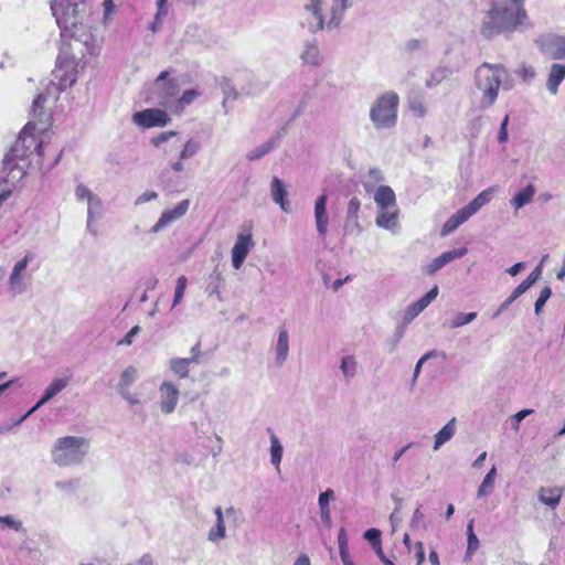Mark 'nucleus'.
Listing matches in <instances>:
<instances>
[{
    "instance_id": "nucleus-1",
    "label": "nucleus",
    "mask_w": 565,
    "mask_h": 565,
    "mask_svg": "<svg viewBox=\"0 0 565 565\" xmlns=\"http://www.w3.org/2000/svg\"><path fill=\"white\" fill-rule=\"evenodd\" d=\"M52 13L64 39H70L72 57H84L93 53L90 32V10L86 0H52Z\"/></svg>"
},
{
    "instance_id": "nucleus-2",
    "label": "nucleus",
    "mask_w": 565,
    "mask_h": 565,
    "mask_svg": "<svg viewBox=\"0 0 565 565\" xmlns=\"http://www.w3.org/2000/svg\"><path fill=\"white\" fill-rule=\"evenodd\" d=\"M510 6H503L498 0L489 11V21L484 22L482 34L487 38L493 36L502 31H512L524 23L526 11L523 8L524 0H509Z\"/></svg>"
},
{
    "instance_id": "nucleus-3",
    "label": "nucleus",
    "mask_w": 565,
    "mask_h": 565,
    "mask_svg": "<svg viewBox=\"0 0 565 565\" xmlns=\"http://www.w3.org/2000/svg\"><path fill=\"white\" fill-rule=\"evenodd\" d=\"M507 76V70L500 64L483 63L476 70V87L482 93L480 108L487 109L494 104L499 88Z\"/></svg>"
},
{
    "instance_id": "nucleus-4",
    "label": "nucleus",
    "mask_w": 565,
    "mask_h": 565,
    "mask_svg": "<svg viewBox=\"0 0 565 565\" xmlns=\"http://www.w3.org/2000/svg\"><path fill=\"white\" fill-rule=\"evenodd\" d=\"M88 450V441L83 437L66 436L58 438L52 451L53 461L61 466L78 465Z\"/></svg>"
},
{
    "instance_id": "nucleus-5",
    "label": "nucleus",
    "mask_w": 565,
    "mask_h": 565,
    "mask_svg": "<svg viewBox=\"0 0 565 565\" xmlns=\"http://www.w3.org/2000/svg\"><path fill=\"white\" fill-rule=\"evenodd\" d=\"M398 102V96L394 92H387L376 99L370 117L377 129H390L396 125Z\"/></svg>"
},
{
    "instance_id": "nucleus-6",
    "label": "nucleus",
    "mask_w": 565,
    "mask_h": 565,
    "mask_svg": "<svg viewBox=\"0 0 565 565\" xmlns=\"http://www.w3.org/2000/svg\"><path fill=\"white\" fill-rule=\"evenodd\" d=\"M35 126L36 122L34 121H29L25 125L23 130L20 132L18 139L15 140L14 145L12 146L10 153L7 154L6 161L9 162L12 159H25L34 151H36L40 154L42 145L34 136L33 131L36 128Z\"/></svg>"
},
{
    "instance_id": "nucleus-7",
    "label": "nucleus",
    "mask_w": 565,
    "mask_h": 565,
    "mask_svg": "<svg viewBox=\"0 0 565 565\" xmlns=\"http://www.w3.org/2000/svg\"><path fill=\"white\" fill-rule=\"evenodd\" d=\"M61 82L58 84L51 81L46 87V92L39 94L38 97L33 102L32 114L33 118L38 119L40 122H45L49 119V114L44 109V104L47 100V97L53 96L55 99L57 95L66 88L67 85H72L74 83V78H63L61 77Z\"/></svg>"
},
{
    "instance_id": "nucleus-8",
    "label": "nucleus",
    "mask_w": 565,
    "mask_h": 565,
    "mask_svg": "<svg viewBox=\"0 0 565 565\" xmlns=\"http://www.w3.org/2000/svg\"><path fill=\"white\" fill-rule=\"evenodd\" d=\"M300 24L311 33H317L324 28V15L322 14L321 0H310L303 7L300 17Z\"/></svg>"
},
{
    "instance_id": "nucleus-9",
    "label": "nucleus",
    "mask_w": 565,
    "mask_h": 565,
    "mask_svg": "<svg viewBox=\"0 0 565 565\" xmlns=\"http://www.w3.org/2000/svg\"><path fill=\"white\" fill-rule=\"evenodd\" d=\"M32 259L31 254H26L22 259L15 263L8 280L9 292L13 296L20 295L26 290L25 270Z\"/></svg>"
},
{
    "instance_id": "nucleus-10",
    "label": "nucleus",
    "mask_w": 565,
    "mask_h": 565,
    "mask_svg": "<svg viewBox=\"0 0 565 565\" xmlns=\"http://www.w3.org/2000/svg\"><path fill=\"white\" fill-rule=\"evenodd\" d=\"M132 121L142 128L163 127L170 121V117L162 109L149 108L135 113Z\"/></svg>"
},
{
    "instance_id": "nucleus-11",
    "label": "nucleus",
    "mask_w": 565,
    "mask_h": 565,
    "mask_svg": "<svg viewBox=\"0 0 565 565\" xmlns=\"http://www.w3.org/2000/svg\"><path fill=\"white\" fill-rule=\"evenodd\" d=\"M541 52L552 60L565 58V36L547 34L536 41Z\"/></svg>"
},
{
    "instance_id": "nucleus-12",
    "label": "nucleus",
    "mask_w": 565,
    "mask_h": 565,
    "mask_svg": "<svg viewBox=\"0 0 565 565\" xmlns=\"http://www.w3.org/2000/svg\"><path fill=\"white\" fill-rule=\"evenodd\" d=\"M154 90L157 93L158 104L167 106L178 94L179 86L174 79L169 78V72L163 71L154 81Z\"/></svg>"
},
{
    "instance_id": "nucleus-13",
    "label": "nucleus",
    "mask_w": 565,
    "mask_h": 565,
    "mask_svg": "<svg viewBox=\"0 0 565 565\" xmlns=\"http://www.w3.org/2000/svg\"><path fill=\"white\" fill-rule=\"evenodd\" d=\"M75 195L79 201H87V227L90 228L92 222L99 218L103 214L102 200L84 184H78L76 186Z\"/></svg>"
},
{
    "instance_id": "nucleus-14",
    "label": "nucleus",
    "mask_w": 565,
    "mask_h": 565,
    "mask_svg": "<svg viewBox=\"0 0 565 565\" xmlns=\"http://www.w3.org/2000/svg\"><path fill=\"white\" fill-rule=\"evenodd\" d=\"M189 206H190V201L183 200L175 207L164 210L161 213V216L159 217L157 223L151 227L150 233L157 234L161 230L169 226L171 223L183 217L186 214Z\"/></svg>"
},
{
    "instance_id": "nucleus-15",
    "label": "nucleus",
    "mask_w": 565,
    "mask_h": 565,
    "mask_svg": "<svg viewBox=\"0 0 565 565\" xmlns=\"http://www.w3.org/2000/svg\"><path fill=\"white\" fill-rule=\"evenodd\" d=\"M255 243L250 233H239L232 248V264L239 269Z\"/></svg>"
},
{
    "instance_id": "nucleus-16",
    "label": "nucleus",
    "mask_w": 565,
    "mask_h": 565,
    "mask_svg": "<svg viewBox=\"0 0 565 565\" xmlns=\"http://www.w3.org/2000/svg\"><path fill=\"white\" fill-rule=\"evenodd\" d=\"M160 409L163 414H171L178 404L180 391L172 382H163L159 387Z\"/></svg>"
},
{
    "instance_id": "nucleus-17",
    "label": "nucleus",
    "mask_w": 565,
    "mask_h": 565,
    "mask_svg": "<svg viewBox=\"0 0 565 565\" xmlns=\"http://www.w3.org/2000/svg\"><path fill=\"white\" fill-rule=\"evenodd\" d=\"M467 252L468 249L466 247L445 252L440 256L433 259L431 263L426 265L424 267V273L427 275H434L448 263L463 257L467 254Z\"/></svg>"
},
{
    "instance_id": "nucleus-18",
    "label": "nucleus",
    "mask_w": 565,
    "mask_h": 565,
    "mask_svg": "<svg viewBox=\"0 0 565 565\" xmlns=\"http://www.w3.org/2000/svg\"><path fill=\"white\" fill-rule=\"evenodd\" d=\"M398 215L399 210L397 206L379 209V214L375 218V224L381 228L395 233L396 230L398 228Z\"/></svg>"
},
{
    "instance_id": "nucleus-19",
    "label": "nucleus",
    "mask_w": 565,
    "mask_h": 565,
    "mask_svg": "<svg viewBox=\"0 0 565 565\" xmlns=\"http://www.w3.org/2000/svg\"><path fill=\"white\" fill-rule=\"evenodd\" d=\"M315 220L317 231L320 236H326L328 232L329 217L327 214V195L322 194L315 202Z\"/></svg>"
},
{
    "instance_id": "nucleus-20",
    "label": "nucleus",
    "mask_w": 565,
    "mask_h": 565,
    "mask_svg": "<svg viewBox=\"0 0 565 565\" xmlns=\"http://www.w3.org/2000/svg\"><path fill=\"white\" fill-rule=\"evenodd\" d=\"M71 376H65L61 379H54L51 384L46 387L44 395L42 398L29 411L28 415L35 412L42 405L52 399L55 395L62 392L70 383Z\"/></svg>"
},
{
    "instance_id": "nucleus-21",
    "label": "nucleus",
    "mask_w": 565,
    "mask_h": 565,
    "mask_svg": "<svg viewBox=\"0 0 565 565\" xmlns=\"http://www.w3.org/2000/svg\"><path fill=\"white\" fill-rule=\"evenodd\" d=\"M270 194L275 203H277L284 212H289V202L287 201V188L286 184L277 177L271 179Z\"/></svg>"
},
{
    "instance_id": "nucleus-22",
    "label": "nucleus",
    "mask_w": 565,
    "mask_h": 565,
    "mask_svg": "<svg viewBox=\"0 0 565 565\" xmlns=\"http://www.w3.org/2000/svg\"><path fill=\"white\" fill-rule=\"evenodd\" d=\"M374 202L379 209L397 206L395 193L388 185H380L375 190Z\"/></svg>"
},
{
    "instance_id": "nucleus-23",
    "label": "nucleus",
    "mask_w": 565,
    "mask_h": 565,
    "mask_svg": "<svg viewBox=\"0 0 565 565\" xmlns=\"http://www.w3.org/2000/svg\"><path fill=\"white\" fill-rule=\"evenodd\" d=\"M275 352L276 364L281 366L286 362L289 354V334L288 331L284 328L279 329Z\"/></svg>"
},
{
    "instance_id": "nucleus-24",
    "label": "nucleus",
    "mask_w": 565,
    "mask_h": 565,
    "mask_svg": "<svg viewBox=\"0 0 565 565\" xmlns=\"http://www.w3.org/2000/svg\"><path fill=\"white\" fill-rule=\"evenodd\" d=\"M216 522L215 525L209 531L207 540L212 543H218L226 536L225 522L221 507L214 510Z\"/></svg>"
},
{
    "instance_id": "nucleus-25",
    "label": "nucleus",
    "mask_w": 565,
    "mask_h": 565,
    "mask_svg": "<svg viewBox=\"0 0 565 565\" xmlns=\"http://www.w3.org/2000/svg\"><path fill=\"white\" fill-rule=\"evenodd\" d=\"M565 78V63H554L551 66L550 74L547 77L546 86L547 89L555 95L558 89V85Z\"/></svg>"
},
{
    "instance_id": "nucleus-26",
    "label": "nucleus",
    "mask_w": 565,
    "mask_h": 565,
    "mask_svg": "<svg viewBox=\"0 0 565 565\" xmlns=\"http://www.w3.org/2000/svg\"><path fill=\"white\" fill-rule=\"evenodd\" d=\"M561 498H562V489H559V488L542 487L539 490V500L552 509H555L558 505Z\"/></svg>"
},
{
    "instance_id": "nucleus-27",
    "label": "nucleus",
    "mask_w": 565,
    "mask_h": 565,
    "mask_svg": "<svg viewBox=\"0 0 565 565\" xmlns=\"http://www.w3.org/2000/svg\"><path fill=\"white\" fill-rule=\"evenodd\" d=\"M348 7L349 0H332V6L330 9L331 17L329 22L327 23V26L329 29L339 26L343 18V13L348 9Z\"/></svg>"
},
{
    "instance_id": "nucleus-28",
    "label": "nucleus",
    "mask_w": 565,
    "mask_h": 565,
    "mask_svg": "<svg viewBox=\"0 0 565 565\" xmlns=\"http://www.w3.org/2000/svg\"><path fill=\"white\" fill-rule=\"evenodd\" d=\"M300 57L305 64L311 66H319L322 63V56L315 42H307L305 44V50L301 53Z\"/></svg>"
},
{
    "instance_id": "nucleus-29",
    "label": "nucleus",
    "mask_w": 565,
    "mask_h": 565,
    "mask_svg": "<svg viewBox=\"0 0 565 565\" xmlns=\"http://www.w3.org/2000/svg\"><path fill=\"white\" fill-rule=\"evenodd\" d=\"M456 433V418H451L436 435L434 450H438L444 444L449 441Z\"/></svg>"
},
{
    "instance_id": "nucleus-30",
    "label": "nucleus",
    "mask_w": 565,
    "mask_h": 565,
    "mask_svg": "<svg viewBox=\"0 0 565 565\" xmlns=\"http://www.w3.org/2000/svg\"><path fill=\"white\" fill-rule=\"evenodd\" d=\"M276 147H277V140L271 138V139L267 140L266 142H264L263 145H259V146L255 147L254 149L249 150L245 157L248 161H255V160H258V159L263 158L264 156H266L268 152H270Z\"/></svg>"
},
{
    "instance_id": "nucleus-31",
    "label": "nucleus",
    "mask_w": 565,
    "mask_h": 565,
    "mask_svg": "<svg viewBox=\"0 0 565 565\" xmlns=\"http://www.w3.org/2000/svg\"><path fill=\"white\" fill-rule=\"evenodd\" d=\"M535 194V188L533 184L526 185L524 189L519 191L514 198L511 200V204L516 209H521L524 205L529 204Z\"/></svg>"
},
{
    "instance_id": "nucleus-32",
    "label": "nucleus",
    "mask_w": 565,
    "mask_h": 565,
    "mask_svg": "<svg viewBox=\"0 0 565 565\" xmlns=\"http://www.w3.org/2000/svg\"><path fill=\"white\" fill-rule=\"evenodd\" d=\"M467 541L468 545L465 554V561L470 562L472 559L473 554L480 546L479 539L473 532V520H470L467 525Z\"/></svg>"
},
{
    "instance_id": "nucleus-33",
    "label": "nucleus",
    "mask_w": 565,
    "mask_h": 565,
    "mask_svg": "<svg viewBox=\"0 0 565 565\" xmlns=\"http://www.w3.org/2000/svg\"><path fill=\"white\" fill-rule=\"evenodd\" d=\"M193 364L186 358H173L170 360V370L180 379H186L190 372V365Z\"/></svg>"
},
{
    "instance_id": "nucleus-34",
    "label": "nucleus",
    "mask_w": 565,
    "mask_h": 565,
    "mask_svg": "<svg viewBox=\"0 0 565 565\" xmlns=\"http://www.w3.org/2000/svg\"><path fill=\"white\" fill-rule=\"evenodd\" d=\"M451 73V70L446 66H439L435 68L425 82L426 87L434 88L438 86L441 82L447 79Z\"/></svg>"
},
{
    "instance_id": "nucleus-35",
    "label": "nucleus",
    "mask_w": 565,
    "mask_h": 565,
    "mask_svg": "<svg viewBox=\"0 0 565 565\" xmlns=\"http://www.w3.org/2000/svg\"><path fill=\"white\" fill-rule=\"evenodd\" d=\"M137 376L138 370L135 366L129 365L128 367H126L120 374V379L118 382L119 391L128 390L134 384Z\"/></svg>"
},
{
    "instance_id": "nucleus-36",
    "label": "nucleus",
    "mask_w": 565,
    "mask_h": 565,
    "mask_svg": "<svg viewBox=\"0 0 565 565\" xmlns=\"http://www.w3.org/2000/svg\"><path fill=\"white\" fill-rule=\"evenodd\" d=\"M495 476H497V468L493 466L489 470V472L486 475V477L483 478V480L477 491L478 498L486 497L492 492L493 487H494Z\"/></svg>"
},
{
    "instance_id": "nucleus-37",
    "label": "nucleus",
    "mask_w": 565,
    "mask_h": 565,
    "mask_svg": "<svg viewBox=\"0 0 565 565\" xmlns=\"http://www.w3.org/2000/svg\"><path fill=\"white\" fill-rule=\"evenodd\" d=\"M282 445L278 437L271 431L270 433V457L271 463L279 470V466L282 458Z\"/></svg>"
},
{
    "instance_id": "nucleus-38",
    "label": "nucleus",
    "mask_w": 565,
    "mask_h": 565,
    "mask_svg": "<svg viewBox=\"0 0 565 565\" xmlns=\"http://www.w3.org/2000/svg\"><path fill=\"white\" fill-rule=\"evenodd\" d=\"M340 370L345 380H351L356 375L358 362L352 355L342 358Z\"/></svg>"
},
{
    "instance_id": "nucleus-39",
    "label": "nucleus",
    "mask_w": 565,
    "mask_h": 565,
    "mask_svg": "<svg viewBox=\"0 0 565 565\" xmlns=\"http://www.w3.org/2000/svg\"><path fill=\"white\" fill-rule=\"evenodd\" d=\"M492 198V189L489 188L479 193L469 204L468 206L473 213H477L483 205L490 202Z\"/></svg>"
},
{
    "instance_id": "nucleus-40",
    "label": "nucleus",
    "mask_w": 565,
    "mask_h": 565,
    "mask_svg": "<svg viewBox=\"0 0 565 565\" xmlns=\"http://www.w3.org/2000/svg\"><path fill=\"white\" fill-rule=\"evenodd\" d=\"M527 290L526 286L522 282L514 288L511 295L501 303L494 317H498L501 312L507 310L512 302H514L521 295H523Z\"/></svg>"
},
{
    "instance_id": "nucleus-41",
    "label": "nucleus",
    "mask_w": 565,
    "mask_h": 565,
    "mask_svg": "<svg viewBox=\"0 0 565 565\" xmlns=\"http://www.w3.org/2000/svg\"><path fill=\"white\" fill-rule=\"evenodd\" d=\"M477 318V312H456L454 319L450 321L449 327L457 329L462 326L469 324Z\"/></svg>"
},
{
    "instance_id": "nucleus-42",
    "label": "nucleus",
    "mask_w": 565,
    "mask_h": 565,
    "mask_svg": "<svg viewBox=\"0 0 565 565\" xmlns=\"http://www.w3.org/2000/svg\"><path fill=\"white\" fill-rule=\"evenodd\" d=\"M426 306L418 299L414 303L409 305L404 312L403 321L405 323H409L413 319H415Z\"/></svg>"
},
{
    "instance_id": "nucleus-43",
    "label": "nucleus",
    "mask_w": 565,
    "mask_h": 565,
    "mask_svg": "<svg viewBox=\"0 0 565 565\" xmlns=\"http://www.w3.org/2000/svg\"><path fill=\"white\" fill-rule=\"evenodd\" d=\"M381 180H382L381 171L375 168L371 169L367 172L366 178L363 182L365 191L371 192Z\"/></svg>"
},
{
    "instance_id": "nucleus-44",
    "label": "nucleus",
    "mask_w": 565,
    "mask_h": 565,
    "mask_svg": "<svg viewBox=\"0 0 565 565\" xmlns=\"http://www.w3.org/2000/svg\"><path fill=\"white\" fill-rule=\"evenodd\" d=\"M409 110L417 117L423 118L426 115V107L422 98H411L408 100Z\"/></svg>"
},
{
    "instance_id": "nucleus-45",
    "label": "nucleus",
    "mask_w": 565,
    "mask_h": 565,
    "mask_svg": "<svg viewBox=\"0 0 565 565\" xmlns=\"http://www.w3.org/2000/svg\"><path fill=\"white\" fill-rule=\"evenodd\" d=\"M199 148L200 146L196 141L192 139L188 140L180 152V159L183 160L193 157L198 152Z\"/></svg>"
},
{
    "instance_id": "nucleus-46",
    "label": "nucleus",
    "mask_w": 565,
    "mask_h": 565,
    "mask_svg": "<svg viewBox=\"0 0 565 565\" xmlns=\"http://www.w3.org/2000/svg\"><path fill=\"white\" fill-rule=\"evenodd\" d=\"M364 539L367 540L374 551L381 547V531L377 529H369L364 532Z\"/></svg>"
},
{
    "instance_id": "nucleus-47",
    "label": "nucleus",
    "mask_w": 565,
    "mask_h": 565,
    "mask_svg": "<svg viewBox=\"0 0 565 565\" xmlns=\"http://www.w3.org/2000/svg\"><path fill=\"white\" fill-rule=\"evenodd\" d=\"M186 277L180 276L177 280V287L174 291L173 307L177 306L183 298L186 288Z\"/></svg>"
},
{
    "instance_id": "nucleus-48",
    "label": "nucleus",
    "mask_w": 565,
    "mask_h": 565,
    "mask_svg": "<svg viewBox=\"0 0 565 565\" xmlns=\"http://www.w3.org/2000/svg\"><path fill=\"white\" fill-rule=\"evenodd\" d=\"M551 295H552V291H551L550 287H544L541 290L540 296H539V298H537V300L535 301V305H534V310H535L536 315H540L542 308L544 307V305L546 303V301L548 300Z\"/></svg>"
},
{
    "instance_id": "nucleus-49",
    "label": "nucleus",
    "mask_w": 565,
    "mask_h": 565,
    "mask_svg": "<svg viewBox=\"0 0 565 565\" xmlns=\"http://www.w3.org/2000/svg\"><path fill=\"white\" fill-rule=\"evenodd\" d=\"M460 226L459 222L457 221V218H455L452 215L444 223L443 227H441V231H440V235L443 237L449 235L450 233H452L454 231H456L458 227Z\"/></svg>"
},
{
    "instance_id": "nucleus-50",
    "label": "nucleus",
    "mask_w": 565,
    "mask_h": 565,
    "mask_svg": "<svg viewBox=\"0 0 565 565\" xmlns=\"http://www.w3.org/2000/svg\"><path fill=\"white\" fill-rule=\"evenodd\" d=\"M0 524L3 527L12 529L14 531H20L22 529V523L11 515H0Z\"/></svg>"
},
{
    "instance_id": "nucleus-51",
    "label": "nucleus",
    "mask_w": 565,
    "mask_h": 565,
    "mask_svg": "<svg viewBox=\"0 0 565 565\" xmlns=\"http://www.w3.org/2000/svg\"><path fill=\"white\" fill-rule=\"evenodd\" d=\"M199 92L195 89L185 90L182 96L178 99V104L183 106L190 105L196 97H199Z\"/></svg>"
},
{
    "instance_id": "nucleus-52",
    "label": "nucleus",
    "mask_w": 565,
    "mask_h": 565,
    "mask_svg": "<svg viewBox=\"0 0 565 565\" xmlns=\"http://www.w3.org/2000/svg\"><path fill=\"white\" fill-rule=\"evenodd\" d=\"M334 499V491L332 489H327L324 492H321L318 498L319 508H330L329 503Z\"/></svg>"
},
{
    "instance_id": "nucleus-53",
    "label": "nucleus",
    "mask_w": 565,
    "mask_h": 565,
    "mask_svg": "<svg viewBox=\"0 0 565 565\" xmlns=\"http://www.w3.org/2000/svg\"><path fill=\"white\" fill-rule=\"evenodd\" d=\"M360 200L356 198H352L348 203V211H347V217L348 218H356L358 213L360 211Z\"/></svg>"
},
{
    "instance_id": "nucleus-54",
    "label": "nucleus",
    "mask_w": 565,
    "mask_h": 565,
    "mask_svg": "<svg viewBox=\"0 0 565 565\" xmlns=\"http://www.w3.org/2000/svg\"><path fill=\"white\" fill-rule=\"evenodd\" d=\"M473 214L475 213L470 210V207L466 205L465 207L458 210L452 216L457 218V221L461 225Z\"/></svg>"
},
{
    "instance_id": "nucleus-55",
    "label": "nucleus",
    "mask_w": 565,
    "mask_h": 565,
    "mask_svg": "<svg viewBox=\"0 0 565 565\" xmlns=\"http://www.w3.org/2000/svg\"><path fill=\"white\" fill-rule=\"evenodd\" d=\"M532 413H533V409H531V408H525V409H522V411L518 412L516 414H514V415L511 417V419H512V422H513V425H512V426H513V428H514L515 430H518V429H519V425H520V423H521V422H522L526 416L531 415Z\"/></svg>"
},
{
    "instance_id": "nucleus-56",
    "label": "nucleus",
    "mask_w": 565,
    "mask_h": 565,
    "mask_svg": "<svg viewBox=\"0 0 565 565\" xmlns=\"http://www.w3.org/2000/svg\"><path fill=\"white\" fill-rule=\"evenodd\" d=\"M409 525L411 527L415 529V527H418V526H423L424 529H426V524L424 522V514L422 513L420 509L417 508L414 513H413V516H412V520L409 522Z\"/></svg>"
},
{
    "instance_id": "nucleus-57",
    "label": "nucleus",
    "mask_w": 565,
    "mask_h": 565,
    "mask_svg": "<svg viewBox=\"0 0 565 565\" xmlns=\"http://www.w3.org/2000/svg\"><path fill=\"white\" fill-rule=\"evenodd\" d=\"M434 356V351H429L427 353H425L416 363L415 365V369H414V373H413V383L416 382L419 373H420V370H422V366L424 364L425 361H427L428 359L433 358Z\"/></svg>"
},
{
    "instance_id": "nucleus-58",
    "label": "nucleus",
    "mask_w": 565,
    "mask_h": 565,
    "mask_svg": "<svg viewBox=\"0 0 565 565\" xmlns=\"http://www.w3.org/2000/svg\"><path fill=\"white\" fill-rule=\"evenodd\" d=\"M542 275L541 265H539L529 276L525 280L522 281L523 285L526 286L529 289L533 284H535Z\"/></svg>"
},
{
    "instance_id": "nucleus-59",
    "label": "nucleus",
    "mask_w": 565,
    "mask_h": 565,
    "mask_svg": "<svg viewBox=\"0 0 565 565\" xmlns=\"http://www.w3.org/2000/svg\"><path fill=\"white\" fill-rule=\"evenodd\" d=\"M157 198L158 193L156 191H146L136 199L135 204L140 205L151 200H156Z\"/></svg>"
},
{
    "instance_id": "nucleus-60",
    "label": "nucleus",
    "mask_w": 565,
    "mask_h": 565,
    "mask_svg": "<svg viewBox=\"0 0 565 565\" xmlns=\"http://www.w3.org/2000/svg\"><path fill=\"white\" fill-rule=\"evenodd\" d=\"M438 296V287H433L426 295H424L419 300L427 307L433 300Z\"/></svg>"
},
{
    "instance_id": "nucleus-61",
    "label": "nucleus",
    "mask_w": 565,
    "mask_h": 565,
    "mask_svg": "<svg viewBox=\"0 0 565 565\" xmlns=\"http://www.w3.org/2000/svg\"><path fill=\"white\" fill-rule=\"evenodd\" d=\"M140 331L139 326H135L130 329V331L121 339L118 344L130 345L132 343V338Z\"/></svg>"
},
{
    "instance_id": "nucleus-62",
    "label": "nucleus",
    "mask_w": 565,
    "mask_h": 565,
    "mask_svg": "<svg viewBox=\"0 0 565 565\" xmlns=\"http://www.w3.org/2000/svg\"><path fill=\"white\" fill-rule=\"evenodd\" d=\"M202 355V352H201V344L200 343H196L192 349H191V356L190 358H186L189 361H191L193 364H199L200 363V358Z\"/></svg>"
},
{
    "instance_id": "nucleus-63",
    "label": "nucleus",
    "mask_w": 565,
    "mask_h": 565,
    "mask_svg": "<svg viewBox=\"0 0 565 565\" xmlns=\"http://www.w3.org/2000/svg\"><path fill=\"white\" fill-rule=\"evenodd\" d=\"M390 522L392 525V531H396L397 526L402 522V518L399 516L398 507H395L394 511L390 515Z\"/></svg>"
},
{
    "instance_id": "nucleus-64",
    "label": "nucleus",
    "mask_w": 565,
    "mask_h": 565,
    "mask_svg": "<svg viewBox=\"0 0 565 565\" xmlns=\"http://www.w3.org/2000/svg\"><path fill=\"white\" fill-rule=\"evenodd\" d=\"M320 518L321 521L328 526L331 527L332 519L330 508H320Z\"/></svg>"
}]
</instances>
